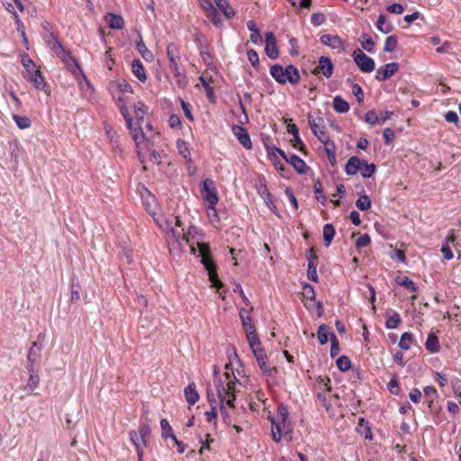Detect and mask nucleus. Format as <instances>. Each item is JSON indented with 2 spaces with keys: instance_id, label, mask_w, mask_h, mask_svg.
I'll return each instance as SVG.
<instances>
[{
  "instance_id": "f257e3e1",
  "label": "nucleus",
  "mask_w": 461,
  "mask_h": 461,
  "mask_svg": "<svg viewBox=\"0 0 461 461\" xmlns=\"http://www.w3.org/2000/svg\"><path fill=\"white\" fill-rule=\"evenodd\" d=\"M198 256L201 257V263L208 271L209 280L212 286L216 288L218 292L223 287V283L219 279L217 274V267L212 259L210 246L207 243L197 242Z\"/></svg>"
},
{
  "instance_id": "f03ea898",
  "label": "nucleus",
  "mask_w": 461,
  "mask_h": 461,
  "mask_svg": "<svg viewBox=\"0 0 461 461\" xmlns=\"http://www.w3.org/2000/svg\"><path fill=\"white\" fill-rule=\"evenodd\" d=\"M270 75L280 85L289 83L292 86H295L301 79L298 68L292 64L286 67L275 64L270 68Z\"/></svg>"
},
{
  "instance_id": "7ed1b4c3",
  "label": "nucleus",
  "mask_w": 461,
  "mask_h": 461,
  "mask_svg": "<svg viewBox=\"0 0 461 461\" xmlns=\"http://www.w3.org/2000/svg\"><path fill=\"white\" fill-rule=\"evenodd\" d=\"M22 64L28 73L27 79L36 89L47 91V83L40 69L36 68V65L32 59L26 54L22 58Z\"/></svg>"
},
{
  "instance_id": "20e7f679",
  "label": "nucleus",
  "mask_w": 461,
  "mask_h": 461,
  "mask_svg": "<svg viewBox=\"0 0 461 461\" xmlns=\"http://www.w3.org/2000/svg\"><path fill=\"white\" fill-rule=\"evenodd\" d=\"M201 194L203 201L207 203V208L212 210L216 215L215 205L218 203L219 197L217 188L212 179L206 178L203 182Z\"/></svg>"
},
{
  "instance_id": "39448f33",
  "label": "nucleus",
  "mask_w": 461,
  "mask_h": 461,
  "mask_svg": "<svg viewBox=\"0 0 461 461\" xmlns=\"http://www.w3.org/2000/svg\"><path fill=\"white\" fill-rule=\"evenodd\" d=\"M352 57L354 62L362 72L371 73L375 70V63L374 59L365 54L360 49H356L352 53Z\"/></svg>"
},
{
  "instance_id": "423d86ee",
  "label": "nucleus",
  "mask_w": 461,
  "mask_h": 461,
  "mask_svg": "<svg viewBox=\"0 0 461 461\" xmlns=\"http://www.w3.org/2000/svg\"><path fill=\"white\" fill-rule=\"evenodd\" d=\"M272 438L273 440L276 443L281 441L282 436L286 435L292 432V425L289 420H281L277 419V420L272 419Z\"/></svg>"
},
{
  "instance_id": "0eeeda50",
  "label": "nucleus",
  "mask_w": 461,
  "mask_h": 461,
  "mask_svg": "<svg viewBox=\"0 0 461 461\" xmlns=\"http://www.w3.org/2000/svg\"><path fill=\"white\" fill-rule=\"evenodd\" d=\"M180 59H172L168 60L170 63V69L174 74V77L176 79L177 86L180 88H184L187 85V78L185 69L182 68L180 66Z\"/></svg>"
},
{
  "instance_id": "6e6552de",
  "label": "nucleus",
  "mask_w": 461,
  "mask_h": 461,
  "mask_svg": "<svg viewBox=\"0 0 461 461\" xmlns=\"http://www.w3.org/2000/svg\"><path fill=\"white\" fill-rule=\"evenodd\" d=\"M309 125L312 133L321 142H324L326 140H330L326 134V128L323 124L322 118L319 117L317 119H313L312 115H309Z\"/></svg>"
},
{
  "instance_id": "1a4fd4ad",
  "label": "nucleus",
  "mask_w": 461,
  "mask_h": 461,
  "mask_svg": "<svg viewBox=\"0 0 461 461\" xmlns=\"http://www.w3.org/2000/svg\"><path fill=\"white\" fill-rule=\"evenodd\" d=\"M334 70V66L331 62V59L329 57L321 56L318 60L317 67L313 69L312 73L315 76H318L319 74L322 73V75L330 78Z\"/></svg>"
},
{
  "instance_id": "9d476101",
  "label": "nucleus",
  "mask_w": 461,
  "mask_h": 461,
  "mask_svg": "<svg viewBox=\"0 0 461 461\" xmlns=\"http://www.w3.org/2000/svg\"><path fill=\"white\" fill-rule=\"evenodd\" d=\"M252 352L258 361V364L262 373L265 374L266 375L271 376L273 375V372L276 371V368L270 367L269 365L267 364V357L265 352V349L263 348H260Z\"/></svg>"
},
{
  "instance_id": "9b49d317",
  "label": "nucleus",
  "mask_w": 461,
  "mask_h": 461,
  "mask_svg": "<svg viewBox=\"0 0 461 461\" xmlns=\"http://www.w3.org/2000/svg\"><path fill=\"white\" fill-rule=\"evenodd\" d=\"M217 395L220 400V405H224V401L228 398L229 395L235 392V383L232 381H229L226 385H224L223 382L219 379L215 384Z\"/></svg>"
},
{
  "instance_id": "f8f14e48",
  "label": "nucleus",
  "mask_w": 461,
  "mask_h": 461,
  "mask_svg": "<svg viewBox=\"0 0 461 461\" xmlns=\"http://www.w3.org/2000/svg\"><path fill=\"white\" fill-rule=\"evenodd\" d=\"M399 70V64L396 62L387 63L377 68L375 79L378 81H385L393 76Z\"/></svg>"
},
{
  "instance_id": "ddd939ff",
  "label": "nucleus",
  "mask_w": 461,
  "mask_h": 461,
  "mask_svg": "<svg viewBox=\"0 0 461 461\" xmlns=\"http://www.w3.org/2000/svg\"><path fill=\"white\" fill-rule=\"evenodd\" d=\"M232 133L236 136L239 142L246 149H252V142L250 140V136L246 131V129L240 125H233L231 127Z\"/></svg>"
},
{
  "instance_id": "4468645a",
  "label": "nucleus",
  "mask_w": 461,
  "mask_h": 461,
  "mask_svg": "<svg viewBox=\"0 0 461 461\" xmlns=\"http://www.w3.org/2000/svg\"><path fill=\"white\" fill-rule=\"evenodd\" d=\"M173 222L176 226L181 227L182 221L178 216H174L172 220H167L166 221L167 226L169 228V232L167 235H171V237L175 240V242L178 243L180 240H184L188 242V238H186L185 233H181L180 231L175 230L173 227Z\"/></svg>"
},
{
  "instance_id": "2eb2a0df",
  "label": "nucleus",
  "mask_w": 461,
  "mask_h": 461,
  "mask_svg": "<svg viewBox=\"0 0 461 461\" xmlns=\"http://www.w3.org/2000/svg\"><path fill=\"white\" fill-rule=\"evenodd\" d=\"M258 193L264 199L266 205L276 215H279L278 209L272 200V194L267 189L266 183H261L258 187Z\"/></svg>"
},
{
  "instance_id": "dca6fc26",
  "label": "nucleus",
  "mask_w": 461,
  "mask_h": 461,
  "mask_svg": "<svg viewBox=\"0 0 461 461\" xmlns=\"http://www.w3.org/2000/svg\"><path fill=\"white\" fill-rule=\"evenodd\" d=\"M306 258L308 260V269H307V277L309 280L318 283L319 277L317 275L316 265L314 260L318 258V257L314 254L312 249H310L306 254Z\"/></svg>"
},
{
  "instance_id": "f3484780",
  "label": "nucleus",
  "mask_w": 461,
  "mask_h": 461,
  "mask_svg": "<svg viewBox=\"0 0 461 461\" xmlns=\"http://www.w3.org/2000/svg\"><path fill=\"white\" fill-rule=\"evenodd\" d=\"M362 164H364V159H360L357 156L350 157L345 166L346 174L348 176L357 175L362 169Z\"/></svg>"
},
{
  "instance_id": "a211bd4d",
  "label": "nucleus",
  "mask_w": 461,
  "mask_h": 461,
  "mask_svg": "<svg viewBox=\"0 0 461 461\" xmlns=\"http://www.w3.org/2000/svg\"><path fill=\"white\" fill-rule=\"evenodd\" d=\"M321 44L330 47L331 49H341L343 48V41L338 35L322 34L320 37Z\"/></svg>"
},
{
  "instance_id": "6ab92c4d",
  "label": "nucleus",
  "mask_w": 461,
  "mask_h": 461,
  "mask_svg": "<svg viewBox=\"0 0 461 461\" xmlns=\"http://www.w3.org/2000/svg\"><path fill=\"white\" fill-rule=\"evenodd\" d=\"M247 340L252 351L262 348L261 341L258 339L255 327L245 329Z\"/></svg>"
},
{
  "instance_id": "aec40b11",
  "label": "nucleus",
  "mask_w": 461,
  "mask_h": 461,
  "mask_svg": "<svg viewBox=\"0 0 461 461\" xmlns=\"http://www.w3.org/2000/svg\"><path fill=\"white\" fill-rule=\"evenodd\" d=\"M30 376L27 381L24 390L27 391V394H32L33 391L38 387L40 384V377L34 367H28Z\"/></svg>"
},
{
  "instance_id": "412c9836",
  "label": "nucleus",
  "mask_w": 461,
  "mask_h": 461,
  "mask_svg": "<svg viewBox=\"0 0 461 461\" xmlns=\"http://www.w3.org/2000/svg\"><path fill=\"white\" fill-rule=\"evenodd\" d=\"M286 162L289 163L300 175L305 174L309 168L306 163L295 154L289 156Z\"/></svg>"
},
{
  "instance_id": "4be33fe9",
  "label": "nucleus",
  "mask_w": 461,
  "mask_h": 461,
  "mask_svg": "<svg viewBox=\"0 0 461 461\" xmlns=\"http://www.w3.org/2000/svg\"><path fill=\"white\" fill-rule=\"evenodd\" d=\"M217 10L221 11L228 20L232 19L236 12L226 0H213Z\"/></svg>"
},
{
  "instance_id": "5701e85b",
  "label": "nucleus",
  "mask_w": 461,
  "mask_h": 461,
  "mask_svg": "<svg viewBox=\"0 0 461 461\" xmlns=\"http://www.w3.org/2000/svg\"><path fill=\"white\" fill-rule=\"evenodd\" d=\"M108 26L113 30H122L124 27V19L119 14L108 13L105 16Z\"/></svg>"
},
{
  "instance_id": "b1692460",
  "label": "nucleus",
  "mask_w": 461,
  "mask_h": 461,
  "mask_svg": "<svg viewBox=\"0 0 461 461\" xmlns=\"http://www.w3.org/2000/svg\"><path fill=\"white\" fill-rule=\"evenodd\" d=\"M131 72L141 83H145L147 81V74L144 66L140 59L132 60Z\"/></svg>"
},
{
  "instance_id": "393cba45",
  "label": "nucleus",
  "mask_w": 461,
  "mask_h": 461,
  "mask_svg": "<svg viewBox=\"0 0 461 461\" xmlns=\"http://www.w3.org/2000/svg\"><path fill=\"white\" fill-rule=\"evenodd\" d=\"M186 402L190 405L195 404L199 400V393L196 391L194 383H190L184 390Z\"/></svg>"
},
{
  "instance_id": "a878e982",
  "label": "nucleus",
  "mask_w": 461,
  "mask_h": 461,
  "mask_svg": "<svg viewBox=\"0 0 461 461\" xmlns=\"http://www.w3.org/2000/svg\"><path fill=\"white\" fill-rule=\"evenodd\" d=\"M207 5L208 6L204 7V9L207 12L208 18L215 26H222V20L221 19L218 10L212 5L211 2H208Z\"/></svg>"
},
{
  "instance_id": "bb28decb",
  "label": "nucleus",
  "mask_w": 461,
  "mask_h": 461,
  "mask_svg": "<svg viewBox=\"0 0 461 461\" xmlns=\"http://www.w3.org/2000/svg\"><path fill=\"white\" fill-rule=\"evenodd\" d=\"M425 348L429 353H438L440 350V345L437 335L430 332L425 342Z\"/></svg>"
},
{
  "instance_id": "cd10ccee",
  "label": "nucleus",
  "mask_w": 461,
  "mask_h": 461,
  "mask_svg": "<svg viewBox=\"0 0 461 461\" xmlns=\"http://www.w3.org/2000/svg\"><path fill=\"white\" fill-rule=\"evenodd\" d=\"M42 39L47 46L53 51L61 48L62 44L53 32L42 33Z\"/></svg>"
},
{
  "instance_id": "c85d7f7f",
  "label": "nucleus",
  "mask_w": 461,
  "mask_h": 461,
  "mask_svg": "<svg viewBox=\"0 0 461 461\" xmlns=\"http://www.w3.org/2000/svg\"><path fill=\"white\" fill-rule=\"evenodd\" d=\"M135 47L138 52L146 61L150 62L153 60L154 56L152 52L145 45L140 35L139 36V41L136 42Z\"/></svg>"
},
{
  "instance_id": "c756f323",
  "label": "nucleus",
  "mask_w": 461,
  "mask_h": 461,
  "mask_svg": "<svg viewBox=\"0 0 461 461\" xmlns=\"http://www.w3.org/2000/svg\"><path fill=\"white\" fill-rule=\"evenodd\" d=\"M41 350V347L39 346L37 342H35V341L32 342V344L29 349L28 355H27V360L29 363L28 367H34V364L40 356Z\"/></svg>"
},
{
  "instance_id": "7c9ffc66",
  "label": "nucleus",
  "mask_w": 461,
  "mask_h": 461,
  "mask_svg": "<svg viewBox=\"0 0 461 461\" xmlns=\"http://www.w3.org/2000/svg\"><path fill=\"white\" fill-rule=\"evenodd\" d=\"M141 123L137 122V126L133 125V121H131V127L128 128L132 135V139L137 147H139L140 143L144 140L145 135L141 128Z\"/></svg>"
},
{
  "instance_id": "2f4dec72",
  "label": "nucleus",
  "mask_w": 461,
  "mask_h": 461,
  "mask_svg": "<svg viewBox=\"0 0 461 461\" xmlns=\"http://www.w3.org/2000/svg\"><path fill=\"white\" fill-rule=\"evenodd\" d=\"M58 57L65 63L72 61L73 66L77 68V60L73 57L72 52L69 50H66L63 45L57 51H54Z\"/></svg>"
},
{
  "instance_id": "473e14b6",
  "label": "nucleus",
  "mask_w": 461,
  "mask_h": 461,
  "mask_svg": "<svg viewBox=\"0 0 461 461\" xmlns=\"http://www.w3.org/2000/svg\"><path fill=\"white\" fill-rule=\"evenodd\" d=\"M376 28L379 32H381L384 34L390 33L393 30V26L386 22V17L383 14H381L378 16L376 22Z\"/></svg>"
},
{
  "instance_id": "72a5a7b5",
  "label": "nucleus",
  "mask_w": 461,
  "mask_h": 461,
  "mask_svg": "<svg viewBox=\"0 0 461 461\" xmlns=\"http://www.w3.org/2000/svg\"><path fill=\"white\" fill-rule=\"evenodd\" d=\"M333 108L337 113H345L349 110V104L341 96L337 95L333 98Z\"/></svg>"
},
{
  "instance_id": "f704fd0d",
  "label": "nucleus",
  "mask_w": 461,
  "mask_h": 461,
  "mask_svg": "<svg viewBox=\"0 0 461 461\" xmlns=\"http://www.w3.org/2000/svg\"><path fill=\"white\" fill-rule=\"evenodd\" d=\"M336 234L334 226L331 223H326L323 227V240L326 247H329Z\"/></svg>"
},
{
  "instance_id": "c9c22d12",
  "label": "nucleus",
  "mask_w": 461,
  "mask_h": 461,
  "mask_svg": "<svg viewBox=\"0 0 461 461\" xmlns=\"http://www.w3.org/2000/svg\"><path fill=\"white\" fill-rule=\"evenodd\" d=\"M160 428H161V438L166 440L167 438H175V434L173 433L172 427L170 426L168 420L167 419H162L160 420Z\"/></svg>"
},
{
  "instance_id": "e433bc0d",
  "label": "nucleus",
  "mask_w": 461,
  "mask_h": 461,
  "mask_svg": "<svg viewBox=\"0 0 461 461\" xmlns=\"http://www.w3.org/2000/svg\"><path fill=\"white\" fill-rule=\"evenodd\" d=\"M130 440L136 447V452L140 449H143L144 447H147V441L140 438L136 430H131L129 433Z\"/></svg>"
},
{
  "instance_id": "4c0bfd02",
  "label": "nucleus",
  "mask_w": 461,
  "mask_h": 461,
  "mask_svg": "<svg viewBox=\"0 0 461 461\" xmlns=\"http://www.w3.org/2000/svg\"><path fill=\"white\" fill-rule=\"evenodd\" d=\"M148 113V107L143 102H137L134 104V113L138 123L143 122L144 116Z\"/></svg>"
},
{
  "instance_id": "58836bf2",
  "label": "nucleus",
  "mask_w": 461,
  "mask_h": 461,
  "mask_svg": "<svg viewBox=\"0 0 461 461\" xmlns=\"http://www.w3.org/2000/svg\"><path fill=\"white\" fill-rule=\"evenodd\" d=\"M357 429L358 430V432L364 434L365 438H366V439L373 438L371 428L368 426V422L364 418H360L358 420V424H357Z\"/></svg>"
},
{
  "instance_id": "ea45409f",
  "label": "nucleus",
  "mask_w": 461,
  "mask_h": 461,
  "mask_svg": "<svg viewBox=\"0 0 461 461\" xmlns=\"http://www.w3.org/2000/svg\"><path fill=\"white\" fill-rule=\"evenodd\" d=\"M317 338L321 345L326 344L329 340V338L330 339L329 326H327L326 324L320 325L317 330Z\"/></svg>"
},
{
  "instance_id": "a19ab883",
  "label": "nucleus",
  "mask_w": 461,
  "mask_h": 461,
  "mask_svg": "<svg viewBox=\"0 0 461 461\" xmlns=\"http://www.w3.org/2000/svg\"><path fill=\"white\" fill-rule=\"evenodd\" d=\"M362 41H360L361 47L369 53H373L375 51V42L370 35L367 33H363Z\"/></svg>"
},
{
  "instance_id": "79ce46f5",
  "label": "nucleus",
  "mask_w": 461,
  "mask_h": 461,
  "mask_svg": "<svg viewBox=\"0 0 461 461\" xmlns=\"http://www.w3.org/2000/svg\"><path fill=\"white\" fill-rule=\"evenodd\" d=\"M313 191L316 194L317 201H319L321 204L325 205L326 202H327V198L323 194V188H322V185H321L320 179H317L316 181H314Z\"/></svg>"
},
{
  "instance_id": "37998d69",
  "label": "nucleus",
  "mask_w": 461,
  "mask_h": 461,
  "mask_svg": "<svg viewBox=\"0 0 461 461\" xmlns=\"http://www.w3.org/2000/svg\"><path fill=\"white\" fill-rule=\"evenodd\" d=\"M412 340L413 334L411 332H404L400 339L398 346L403 350H408L411 348Z\"/></svg>"
},
{
  "instance_id": "c03bdc74",
  "label": "nucleus",
  "mask_w": 461,
  "mask_h": 461,
  "mask_svg": "<svg viewBox=\"0 0 461 461\" xmlns=\"http://www.w3.org/2000/svg\"><path fill=\"white\" fill-rule=\"evenodd\" d=\"M376 171V166L374 163L368 164L367 161L364 160L362 164V169L360 173L364 178H370Z\"/></svg>"
},
{
  "instance_id": "a18cd8bd",
  "label": "nucleus",
  "mask_w": 461,
  "mask_h": 461,
  "mask_svg": "<svg viewBox=\"0 0 461 461\" xmlns=\"http://www.w3.org/2000/svg\"><path fill=\"white\" fill-rule=\"evenodd\" d=\"M176 148L179 154L187 161H191V153L186 145V142L183 140H177Z\"/></svg>"
},
{
  "instance_id": "49530a36",
  "label": "nucleus",
  "mask_w": 461,
  "mask_h": 461,
  "mask_svg": "<svg viewBox=\"0 0 461 461\" xmlns=\"http://www.w3.org/2000/svg\"><path fill=\"white\" fill-rule=\"evenodd\" d=\"M402 322L401 315L398 312H393L391 316H389L385 321L386 329L393 330L396 329L400 323Z\"/></svg>"
},
{
  "instance_id": "de8ad7c7",
  "label": "nucleus",
  "mask_w": 461,
  "mask_h": 461,
  "mask_svg": "<svg viewBox=\"0 0 461 461\" xmlns=\"http://www.w3.org/2000/svg\"><path fill=\"white\" fill-rule=\"evenodd\" d=\"M13 119L15 122L17 127L21 130H25L31 127L32 122L26 116H21L18 114H14Z\"/></svg>"
},
{
  "instance_id": "09e8293b",
  "label": "nucleus",
  "mask_w": 461,
  "mask_h": 461,
  "mask_svg": "<svg viewBox=\"0 0 461 461\" xmlns=\"http://www.w3.org/2000/svg\"><path fill=\"white\" fill-rule=\"evenodd\" d=\"M167 57L168 59H181L179 46L174 42L168 43L167 46Z\"/></svg>"
},
{
  "instance_id": "8fccbe9b",
  "label": "nucleus",
  "mask_w": 461,
  "mask_h": 461,
  "mask_svg": "<svg viewBox=\"0 0 461 461\" xmlns=\"http://www.w3.org/2000/svg\"><path fill=\"white\" fill-rule=\"evenodd\" d=\"M356 206L361 211H366L371 207V200L367 194L361 195L356 201Z\"/></svg>"
},
{
  "instance_id": "3c124183",
  "label": "nucleus",
  "mask_w": 461,
  "mask_h": 461,
  "mask_svg": "<svg viewBox=\"0 0 461 461\" xmlns=\"http://www.w3.org/2000/svg\"><path fill=\"white\" fill-rule=\"evenodd\" d=\"M398 44V39L395 35H391L385 39L384 50L385 52H393Z\"/></svg>"
},
{
  "instance_id": "603ef678",
  "label": "nucleus",
  "mask_w": 461,
  "mask_h": 461,
  "mask_svg": "<svg viewBox=\"0 0 461 461\" xmlns=\"http://www.w3.org/2000/svg\"><path fill=\"white\" fill-rule=\"evenodd\" d=\"M240 317L242 322V325L244 326V329L254 327L252 324V319L250 316V312L246 309H241L240 311Z\"/></svg>"
},
{
  "instance_id": "864d4df0",
  "label": "nucleus",
  "mask_w": 461,
  "mask_h": 461,
  "mask_svg": "<svg viewBox=\"0 0 461 461\" xmlns=\"http://www.w3.org/2000/svg\"><path fill=\"white\" fill-rule=\"evenodd\" d=\"M338 368L341 372H346L351 367V361L347 356H340L336 361Z\"/></svg>"
},
{
  "instance_id": "5fc2aeb1",
  "label": "nucleus",
  "mask_w": 461,
  "mask_h": 461,
  "mask_svg": "<svg viewBox=\"0 0 461 461\" xmlns=\"http://www.w3.org/2000/svg\"><path fill=\"white\" fill-rule=\"evenodd\" d=\"M339 342L338 338L334 333H330V357L333 358L337 357L339 353Z\"/></svg>"
},
{
  "instance_id": "6e6d98bb",
  "label": "nucleus",
  "mask_w": 461,
  "mask_h": 461,
  "mask_svg": "<svg viewBox=\"0 0 461 461\" xmlns=\"http://www.w3.org/2000/svg\"><path fill=\"white\" fill-rule=\"evenodd\" d=\"M247 57L253 68H258L259 57H258V52L255 50H253V49L249 50L247 51Z\"/></svg>"
},
{
  "instance_id": "4d7b16f0",
  "label": "nucleus",
  "mask_w": 461,
  "mask_h": 461,
  "mask_svg": "<svg viewBox=\"0 0 461 461\" xmlns=\"http://www.w3.org/2000/svg\"><path fill=\"white\" fill-rule=\"evenodd\" d=\"M371 243V239L368 234L360 235L356 240L355 246L357 249L367 247Z\"/></svg>"
},
{
  "instance_id": "13d9d810",
  "label": "nucleus",
  "mask_w": 461,
  "mask_h": 461,
  "mask_svg": "<svg viewBox=\"0 0 461 461\" xmlns=\"http://www.w3.org/2000/svg\"><path fill=\"white\" fill-rule=\"evenodd\" d=\"M303 295L308 300L314 301L316 298L314 287L309 284H305L303 289Z\"/></svg>"
},
{
  "instance_id": "bf43d9fd",
  "label": "nucleus",
  "mask_w": 461,
  "mask_h": 461,
  "mask_svg": "<svg viewBox=\"0 0 461 461\" xmlns=\"http://www.w3.org/2000/svg\"><path fill=\"white\" fill-rule=\"evenodd\" d=\"M317 399L321 402V406L327 411H330L332 409V404L328 400L326 394L322 392H319L316 394Z\"/></svg>"
},
{
  "instance_id": "052dcab7",
  "label": "nucleus",
  "mask_w": 461,
  "mask_h": 461,
  "mask_svg": "<svg viewBox=\"0 0 461 461\" xmlns=\"http://www.w3.org/2000/svg\"><path fill=\"white\" fill-rule=\"evenodd\" d=\"M318 386L321 390L330 393L332 390L331 381L328 376L324 378L320 377L318 380Z\"/></svg>"
},
{
  "instance_id": "680f3d73",
  "label": "nucleus",
  "mask_w": 461,
  "mask_h": 461,
  "mask_svg": "<svg viewBox=\"0 0 461 461\" xmlns=\"http://www.w3.org/2000/svg\"><path fill=\"white\" fill-rule=\"evenodd\" d=\"M80 286L78 284L72 283L71 285V295L70 302L72 303H77L80 300Z\"/></svg>"
},
{
  "instance_id": "e2e57ef3",
  "label": "nucleus",
  "mask_w": 461,
  "mask_h": 461,
  "mask_svg": "<svg viewBox=\"0 0 461 461\" xmlns=\"http://www.w3.org/2000/svg\"><path fill=\"white\" fill-rule=\"evenodd\" d=\"M325 22H326V16L322 13H315V14H312L311 16V23L314 26H320V25L323 24Z\"/></svg>"
},
{
  "instance_id": "0e129e2a",
  "label": "nucleus",
  "mask_w": 461,
  "mask_h": 461,
  "mask_svg": "<svg viewBox=\"0 0 461 461\" xmlns=\"http://www.w3.org/2000/svg\"><path fill=\"white\" fill-rule=\"evenodd\" d=\"M265 52H266V55L268 58H270L271 59H276L278 58V55H279V51H278V49L276 47V43L274 44V45L266 46L265 47Z\"/></svg>"
},
{
  "instance_id": "69168bd1",
  "label": "nucleus",
  "mask_w": 461,
  "mask_h": 461,
  "mask_svg": "<svg viewBox=\"0 0 461 461\" xmlns=\"http://www.w3.org/2000/svg\"><path fill=\"white\" fill-rule=\"evenodd\" d=\"M139 436L147 441V438L151 435V429L149 424L140 425L137 430Z\"/></svg>"
},
{
  "instance_id": "338daca9",
  "label": "nucleus",
  "mask_w": 461,
  "mask_h": 461,
  "mask_svg": "<svg viewBox=\"0 0 461 461\" xmlns=\"http://www.w3.org/2000/svg\"><path fill=\"white\" fill-rule=\"evenodd\" d=\"M352 93L356 96L357 101L359 104H361L364 100V93H363L362 87L357 83L353 84L352 85Z\"/></svg>"
},
{
  "instance_id": "774afa93",
  "label": "nucleus",
  "mask_w": 461,
  "mask_h": 461,
  "mask_svg": "<svg viewBox=\"0 0 461 461\" xmlns=\"http://www.w3.org/2000/svg\"><path fill=\"white\" fill-rule=\"evenodd\" d=\"M451 386L455 395L461 396V380L457 377L451 380Z\"/></svg>"
}]
</instances>
